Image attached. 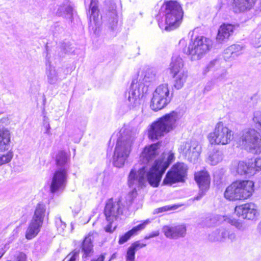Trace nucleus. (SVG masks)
<instances>
[{
  "instance_id": "nucleus-43",
  "label": "nucleus",
  "mask_w": 261,
  "mask_h": 261,
  "mask_svg": "<svg viewBox=\"0 0 261 261\" xmlns=\"http://www.w3.org/2000/svg\"><path fill=\"white\" fill-rule=\"evenodd\" d=\"M150 238H151V237H150V234H149V236H145V237H144V239H150Z\"/></svg>"
},
{
  "instance_id": "nucleus-24",
  "label": "nucleus",
  "mask_w": 261,
  "mask_h": 261,
  "mask_svg": "<svg viewBox=\"0 0 261 261\" xmlns=\"http://www.w3.org/2000/svg\"><path fill=\"white\" fill-rule=\"evenodd\" d=\"M129 151L126 149L125 144L122 142L118 143L115 147L114 152V158L116 156L118 160L120 158H122L124 160L129 154Z\"/></svg>"
},
{
  "instance_id": "nucleus-5",
  "label": "nucleus",
  "mask_w": 261,
  "mask_h": 261,
  "mask_svg": "<svg viewBox=\"0 0 261 261\" xmlns=\"http://www.w3.org/2000/svg\"><path fill=\"white\" fill-rule=\"evenodd\" d=\"M254 187V182L252 180L237 179L226 188L224 197L229 201H243L253 195Z\"/></svg>"
},
{
  "instance_id": "nucleus-29",
  "label": "nucleus",
  "mask_w": 261,
  "mask_h": 261,
  "mask_svg": "<svg viewBox=\"0 0 261 261\" xmlns=\"http://www.w3.org/2000/svg\"><path fill=\"white\" fill-rule=\"evenodd\" d=\"M13 156V153L11 150L8 151L6 153L0 155V166L8 164L11 162Z\"/></svg>"
},
{
  "instance_id": "nucleus-31",
  "label": "nucleus",
  "mask_w": 261,
  "mask_h": 261,
  "mask_svg": "<svg viewBox=\"0 0 261 261\" xmlns=\"http://www.w3.org/2000/svg\"><path fill=\"white\" fill-rule=\"evenodd\" d=\"M133 236L132 233L129 230L120 236L119 238L118 243L123 244L127 242Z\"/></svg>"
},
{
  "instance_id": "nucleus-39",
  "label": "nucleus",
  "mask_w": 261,
  "mask_h": 261,
  "mask_svg": "<svg viewBox=\"0 0 261 261\" xmlns=\"http://www.w3.org/2000/svg\"><path fill=\"white\" fill-rule=\"evenodd\" d=\"M105 253H101L97 258H93L90 261H104L105 259Z\"/></svg>"
},
{
  "instance_id": "nucleus-36",
  "label": "nucleus",
  "mask_w": 261,
  "mask_h": 261,
  "mask_svg": "<svg viewBox=\"0 0 261 261\" xmlns=\"http://www.w3.org/2000/svg\"><path fill=\"white\" fill-rule=\"evenodd\" d=\"M15 259L16 261H27V255L24 253L20 252L16 256Z\"/></svg>"
},
{
  "instance_id": "nucleus-15",
  "label": "nucleus",
  "mask_w": 261,
  "mask_h": 261,
  "mask_svg": "<svg viewBox=\"0 0 261 261\" xmlns=\"http://www.w3.org/2000/svg\"><path fill=\"white\" fill-rule=\"evenodd\" d=\"M162 142L158 141L145 146L140 154L141 161L144 164H148L154 160L160 154Z\"/></svg>"
},
{
  "instance_id": "nucleus-21",
  "label": "nucleus",
  "mask_w": 261,
  "mask_h": 261,
  "mask_svg": "<svg viewBox=\"0 0 261 261\" xmlns=\"http://www.w3.org/2000/svg\"><path fill=\"white\" fill-rule=\"evenodd\" d=\"M194 180L202 191L208 190L211 184V176L205 170L197 171L194 173Z\"/></svg>"
},
{
  "instance_id": "nucleus-44",
  "label": "nucleus",
  "mask_w": 261,
  "mask_h": 261,
  "mask_svg": "<svg viewBox=\"0 0 261 261\" xmlns=\"http://www.w3.org/2000/svg\"><path fill=\"white\" fill-rule=\"evenodd\" d=\"M185 153L187 154V153H188V152H187V151H185Z\"/></svg>"
},
{
  "instance_id": "nucleus-2",
  "label": "nucleus",
  "mask_w": 261,
  "mask_h": 261,
  "mask_svg": "<svg viewBox=\"0 0 261 261\" xmlns=\"http://www.w3.org/2000/svg\"><path fill=\"white\" fill-rule=\"evenodd\" d=\"M253 121L255 128H249L243 132L238 139L237 147L249 152L258 154L261 152V113H254Z\"/></svg>"
},
{
  "instance_id": "nucleus-14",
  "label": "nucleus",
  "mask_w": 261,
  "mask_h": 261,
  "mask_svg": "<svg viewBox=\"0 0 261 261\" xmlns=\"http://www.w3.org/2000/svg\"><path fill=\"white\" fill-rule=\"evenodd\" d=\"M261 170V159H250L246 161H240L236 167L237 173L241 175L255 174Z\"/></svg>"
},
{
  "instance_id": "nucleus-32",
  "label": "nucleus",
  "mask_w": 261,
  "mask_h": 261,
  "mask_svg": "<svg viewBox=\"0 0 261 261\" xmlns=\"http://www.w3.org/2000/svg\"><path fill=\"white\" fill-rule=\"evenodd\" d=\"M229 47L235 57H238L242 54V47L240 45L232 44L229 46Z\"/></svg>"
},
{
  "instance_id": "nucleus-35",
  "label": "nucleus",
  "mask_w": 261,
  "mask_h": 261,
  "mask_svg": "<svg viewBox=\"0 0 261 261\" xmlns=\"http://www.w3.org/2000/svg\"><path fill=\"white\" fill-rule=\"evenodd\" d=\"M108 10L109 12L114 13L116 17H117V14L116 12V6L115 4L110 3L108 6Z\"/></svg>"
},
{
  "instance_id": "nucleus-42",
  "label": "nucleus",
  "mask_w": 261,
  "mask_h": 261,
  "mask_svg": "<svg viewBox=\"0 0 261 261\" xmlns=\"http://www.w3.org/2000/svg\"><path fill=\"white\" fill-rule=\"evenodd\" d=\"M185 147H186H186L189 148V147H190V145H189V143H186L185 144Z\"/></svg>"
},
{
  "instance_id": "nucleus-22",
  "label": "nucleus",
  "mask_w": 261,
  "mask_h": 261,
  "mask_svg": "<svg viewBox=\"0 0 261 261\" xmlns=\"http://www.w3.org/2000/svg\"><path fill=\"white\" fill-rule=\"evenodd\" d=\"M147 244L140 240L136 241L128 247L126 254V261H135L136 252L141 248L146 247Z\"/></svg>"
},
{
  "instance_id": "nucleus-19",
  "label": "nucleus",
  "mask_w": 261,
  "mask_h": 261,
  "mask_svg": "<svg viewBox=\"0 0 261 261\" xmlns=\"http://www.w3.org/2000/svg\"><path fill=\"white\" fill-rule=\"evenodd\" d=\"M165 236L170 239H177L184 237L186 234V227L184 224L174 226H164L163 228Z\"/></svg>"
},
{
  "instance_id": "nucleus-7",
  "label": "nucleus",
  "mask_w": 261,
  "mask_h": 261,
  "mask_svg": "<svg viewBox=\"0 0 261 261\" xmlns=\"http://www.w3.org/2000/svg\"><path fill=\"white\" fill-rule=\"evenodd\" d=\"M45 214V205L42 202L38 203L25 231V237L27 239L31 240L38 235L43 226Z\"/></svg>"
},
{
  "instance_id": "nucleus-20",
  "label": "nucleus",
  "mask_w": 261,
  "mask_h": 261,
  "mask_svg": "<svg viewBox=\"0 0 261 261\" xmlns=\"http://www.w3.org/2000/svg\"><path fill=\"white\" fill-rule=\"evenodd\" d=\"M236 27L234 25L223 23L218 30V33L216 37L217 42L222 43L228 40L229 37L232 35Z\"/></svg>"
},
{
  "instance_id": "nucleus-17",
  "label": "nucleus",
  "mask_w": 261,
  "mask_h": 261,
  "mask_svg": "<svg viewBox=\"0 0 261 261\" xmlns=\"http://www.w3.org/2000/svg\"><path fill=\"white\" fill-rule=\"evenodd\" d=\"M96 232H89L81 242L80 249L82 253V257L83 259H87L94 254V239Z\"/></svg>"
},
{
  "instance_id": "nucleus-8",
  "label": "nucleus",
  "mask_w": 261,
  "mask_h": 261,
  "mask_svg": "<svg viewBox=\"0 0 261 261\" xmlns=\"http://www.w3.org/2000/svg\"><path fill=\"white\" fill-rule=\"evenodd\" d=\"M188 170V168L185 164L176 162L166 173L163 185L171 186L176 184L185 182L187 177Z\"/></svg>"
},
{
  "instance_id": "nucleus-37",
  "label": "nucleus",
  "mask_w": 261,
  "mask_h": 261,
  "mask_svg": "<svg viewBox=\"0 0 261 261\" xmlns=\"http://www.w3.org/2000/svg\"><path fill=\"white\" fill-rule=\"evenodd\" d=\"M108 224L105 227V230L109 233H112L115 229V227H112V224L114 222H108Z\"/></svg>"
},
{
  "instance_id": "nucleus-12",
  "label": "nucleus",
  "mask_w": 261,
  "mask_h": 261,
  "mask_svg": "<svg viewBox=\"0 0 261 261\" xmlns=\"http://www.w3.org/2000/svg\"><path fill=\"white\" fill-rule=\"evenodd\" d=\"M234 212L238 218L251 221L256 220L259 215L257 205L252 202L236 206Z\"/></svg>"
},
{
  "instance_id": "nucleus-3",
  "label": "nucleus",
  "mask_w": 261,
  "mask_h": 261,
  "mask_svg": "<svg viewBox=\"0 0 261 261\" xmlns=\"http://www.w3.org/2000/svg\"><path fill=\"white\" fill-rule=\"evenodd\" d=\"M161 12L164 14L165 22H159L160 27L167 31L178 28L182 23L184 11L182 5L176 0H166L162 4Z\"/></svg>"
},
{
  "instance_id": "nucleus-26",
  "label": "nucleus",
  "mask_w": 261,
  "mask_h": 261,
  "mask_svg": "<svg viewBox=\"0 0 261 261\" xmlns=\"http://www.w3.org/2000/svg\"><path fill=\"white\" fill-rule=\"evenodd\" d=\"M70 154L64 150H60L55 156V164L57 167H63L68 162Z\"/></svg>"
},
{
  "instance_id": "nucleus-34",
  "label": "nucleus",
  "mask_w": 261,
  "mask_h": 261,
  "mask_svg": "<svg viewBox=\"0 0 261 261\" xmlns=\"http://www.w3.org/2000/svg\"><path fill=\"white\" fill-rule=\"evenodd\" d=\"M229 46L226 48L223 53V58L225 60H229L231 59L236 58L232 53Z\"/></svg>"
},
{
  "instance_id": "nucleus-25",
  "label": "nucleus",
  "mask_w": 261,
  "mask_h": 261,
  "mask_svg": "<svg viewBox=\"0 0 261 261\" xmlns=\"http://www.w3.org/2000/svg\"><path fill=\"white\" fill-rule=\"evenodd\" d=\"M142 96L143 95L141 94L139 88L137 86H135L134 81H133L128 92V100L131 102L136 103Z\"/></svg>"
},
{
  "instance_id": "nucleus-16",
  "label": "nucleus",
  "mask_w": 261,
  "mask_h": 261,
  "mask_svg": "<svg viewBox=\"0 0 261 261\" xmlns=\"http://www.w3.org/2000/svg\"><path fill=\"white\" fill-rule=\"evenodd\" d=\"M67 181V170L65 168L57 170L53 174L50 185V191L54 193L64 189Z\"/></svg>"
},
{
  "instance_id": "nucleus-13",
  "label": "nucleus",
  "mask_w": 261,
  "mask_h": 261,
  "mask_svg": "<svg viewBox=\"0 0 261 261\" xmlns=\"http://www.w3.org/2000/svg\"><path fill=\"white\" fill-rule=\"evenodd\" d=\"M103 214L108 222H114L123 215V205L120 200L111 198L106 201Z\"/></svg>"
},
{
  "instance_id": "nucleus-10",
  "label": "nucleus",
  "mask_w": 261,
  "mask_h": 261,
  "mask_svg": "<svg viewBox=\"0 0 261 261\" xmlns=\"http://www.w3.org/2000/svg\"><path fill=\"white\" fill-rule=\"evenodd\" d=\"M184 63L180 58L172 59L169 67L170 75L174 79L173 86L176 89H181L188 77V71L184 69Z\"/></svg>"
},
{
  "instance_id": "nucleus-40",
  "label": "nucleus",
  "mask_w": 261,
  "mask_h": 261,
  "mask_svg": "<svg viewBox=\"0 0 261 261\" xmlns=\"http://www.w3.org/2000/svg\"><path fill=\"white\" fill-rule=\"evenodd\" d=\"M159 234H160V233L158 231L152 232V233H151L150 234V237H151V238L159 236Z\"/></svg>"
},
{
  "instance_id": "nucleus-27",
  "label": "nucleus",
  "mask_w": 261,
  "mask_h": 261,
  "mask_svg": "<svg viewBox=\"0 0 261 261\" xmlns=\"http://www.w3.org/2000/svg\"><path fill=\"white\" fill-rule=\"evenodd\" d=\"M89 7L91 11L90 16V21L93 20L94 22L96 23L99 20V16L98 0H91Z\"/></svg>"
},
{
  "instance_id": "nucleus-6",
  "label": "nucleus",
  "mask_w": 261,
  "mask_h": 261,
  "mask_svg": "<svg viewBox=\"0 0 261 261\" xmlns=\"http://www.w3.org/2000/svg\"><path fill=\"white\" fill-rule=\"evenodd\" d=\"M233 138L232 130L222 121L217 123L213 132L207 136L208 141L212 145H227L231 141Z\"/></svg>"
},
{
  "instance_id": "nucleus-41",
  "label": "nucleus",
  "mask_w": 261,
  "mask_h": 261,
  "mask_svg": "<svg viewBox=\"0 0 261 261\" xmlns=\"http://www.w3.org/2000/svg\"><path fill=\"white\" fill-rule=\"evenodd\" d=\"M130 194L132 195L133 197H136L137 195V191L136 189H134L130 193Z\"/></svg>"
},
{
  "instance_id": "nucleus-30",
  "label": "nucleus",
  "mask_w": 261,
  "mask_h": 261,
  "mask_svg": "<svg viewBox=\"0 0 261 261\" xmlns=\"http://www.w3.org/2000/svg\"><path fill=\"white\" fill-rule=\"evenodd\" d=\"M179 205L178 204H173L169 205H165L155 209V211L156 214L162 213L167 211L175 210L178 208Z\"/></svg>"
},
{
  "instance_id": "nucleus-23",
  "label": "nucleus",
  "mask_w": 261,
  "mask_h": 261,
  "mask_svg": "<svg viewBox=\"0 0 261 261\" xmlns=\"http://www.w3.org/2000/svg\"><path fill=\"white\" fill-rule=\"evenodd\" d=\"M10 139L9 130L6 128H0V151L8 150Z\"/></svg>"
},
{
  "instance_id": "nucleus-11",
  "label": "nucleus",
  "mask_w": 261,
  "mask_h": 261,
  "mask_svg": "<svg viewBox=\"0 0 261 261\" xmlns=\"http://www.w3.org/2000/svg\"><path fill=\"white\" fill-rule=\"evenodd\" d=\"M169 89L167 84H162L155 89L150 102V107L154 111L164 108L170 101Z\"/></svg>"
},
{
  "instance_id": "nucleus-38",
  "label": "nucleus",
  "mask_w": 261,
  "mask_h": 261,
  "mask_svg": "<svg viewBox=\"0 0 261 261\" xmlns=\"http://www.w3.org/2000/svg\"><path fill=\"white\" fill-rule=\"evenodd\" d=\"M231 225L235 226L237 228H241L242 226L243 223L236 219L231 220L230 221Z\"/></svg>"
},
{
  "instance_id": "nucleus-4",
  "label": "nucleus",
  "mask_w": 261,
  "mask_h": 261,
  "mask_svg": "<svg viewBox=\"0 0 261 261\" xmlns=\"http://www.w3.org/2000/svg\"><path fill=\"white\" fill-rule=\"evenodd\" d=\"M181 117L179 112L173 111L153 121L147 130L148 138L154 141L162 138L175 128L176 122Z\"/></svg>"
},
{
  "instance_id": "nucleus-9",
  "label": "nucleus",
  "mask_w": 261,
  "mask_h": 261,
  "mask_svg": "<svg viewBox=\"0 0 261 261\" xmlns=\"http://www.w3.org/2000/svg\"><path fill=\"white\" fill-rule=\"evenodd\" d=\"M211 46L212 41L208 38L198 35L191 40L184 52L192 58L199 59L210 49Z\"/></svg>"
},
{
  "instance_id": "nucleus-33",
  "label": "nucleus",
  "mask_w": 261,
  "mask_h": 261,
  "mask_svg": "<svg viewBox=\"0 0 261 261\" xmlns=\"http://www.w3.org/2000/svg\"><path fill=\"white\" fill-rule=\"evenodd\" d=\"M79 252L76 249H74L70 252L67 257L68 258L67 261H76L79 257Z\"/></svg>"
},
{
  "instance_id": "nucleus-28",
  "label": "nucleus",
  "mask_w": 261,
  "mask_h": 261,
  "mask_svg": "<svg viewBox=\"0 0 261 261\" xmlns=\"http://www.w3.org/2000/svg\"><path fill=\"white\" fill-rule=\"evenodd\" d=\"M150 223V221L149 220H146L145 221H143L141 223L138 224V225L133 227L129 230L132 233L133 236L137 235L139 232L144 229L146 226Z\"/></svg>"
},
{
  "instance_id": "nucleus-1",
  "label": "nucleus",
  "mask_w": 261,
  "mask_h": 261,
  "mask_svg": "<svg viewBox=\"0 0 261 261\" xmlns=\"http://www.w3.org/2000/svg\"><path fill=\"white\" fill-rule=\"evenodd\" d=\"M167 157L164 155L154 160L153 164L146 173V167H143L137 171L133 169L128 176L127 184L129 187L136 185L138 188H143L146 185L147 181L152 187H158L162 176L170 165L175 159V153L169 151Z\"/></svg>"
},
{
  "instance_id": "nucleus-18",
  "label": "nucleus",
  "mask_w": 261,
  "mask_h": 261,
  "mask_svg": "<svg viewBox=\"0 0 261 261\" xmlns=\"http://www.w3.org/2000/svg\"><path fill=\"white\" fill-rule=\"evenodd\" d=\"M257 0H233L232 9L236 14L243 13L252 9Z\"/></svg>"
}]
</instances>
